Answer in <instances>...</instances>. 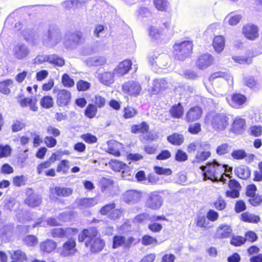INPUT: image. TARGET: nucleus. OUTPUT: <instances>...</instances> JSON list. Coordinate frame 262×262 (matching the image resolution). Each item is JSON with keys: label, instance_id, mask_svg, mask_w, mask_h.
Wrapping results in <instances>:
<instances>
[{"label": "nucleus", "instance_id": "f257e3e1", "mask_svg": "<svg viewBox=\"0 0 262 262\" xmlns=\"http://www.w3.org/2000/svg\"><path fill=\"white\" fill-rule=\"evenodd\" d=\"M200 169L203 172L205 179H209L213 181H221L225 183L226 180L224 176L229 177L232 172V168L228 165L219 163L216 160L208 162L206 166H202Z\"/></svg>", "mask_w": 262, "mask_h": 262}, {"label": "nucleus", "instance_id": "f03ea898", "mask_svg": "<svg viewBox=\"0 0 262 262\" xmlns=\"http://www.w3.org/2000/svg\"><path fill=\"white\" fill-rule=\"evenodd\" d=\"M78 239L79 242H84L85 246L93 253L100 252L105 245L104 241L97 237V230L94 227L83 230Z\"/></svg>", "mask_w": 262, "mask_h": 262}, {"label": "nucleus", "instance_id": "7ed1b4c3", "mask_svg": "<svg viewBox=\"0 0 262 262\" xmlns=\"http://www.w3.org/2000/svg\"><path fill=\"white\" fill-rule=\"evenodd\" d=\"M229 118L224 113L211 112L205 117V125L217 132L224 130L229 125Z\"/></svg>", "mask_w": 262, "mask_h": 262}, {"label": "nucleus", "instance_id": "20e7f679", "mask_svg": "<svg viewBox=\"0 0 262 262\" xmlns=\"http://www.w3.org/2000/svg\"><path fill=\"white\" fill-rule=\"evenodd\" d=\"M192 42L189 40L176 42L173 46L175 58L184 60L188 57L192 51Z\"/></svg>", "mask_w": 262, "mask_h": 262}, {"label": "nucleus", "instance_id": "39448f33", "mask_svg": "<svg viewBox=\"0 0 262 262\" xmlns=\"http://www.w3.org/2000/svg\"><path fill=\"white\" fill-rule=\"evenodd\" d=\"M62 35L60 29L56 26H50L48 32L42 38L43 45L48 48H53L61 42Z\"/></svg>", "mask_w": 262, "mask_h": 262}, {"label": "nucleus", "instance_id": "423d86ee", "mask_svg": "<svg viewBox=\"0 0 262 262\" xmlns=\"http://www.w3.org/2000/svg\"><path fill=\"white\" fill-rule=\"evenodd\" d=\"M122 90L125 94L137 97L140 94L142 90V87L138 81L129 80L122 84Z\"/></svg>", "mask_w": 262, "mask_h": 262}, {"label": "nucleus", "instance_id": "0eeeda50", "mask_svg": "<svg viewBox=\"0 0 262 262\" xmlns=\"http://www.w3.org/2000/svg\"><path fill=\"white\" fill-rule=\"evenodd\" d=\"M163 204L162 197L157 191H154L147 195L145 206L152 210L159 209Z\"/></svg>", "mask_w": 262, "mask_h": 262}, {"label": "nucleus", "instance_id": "6e6552de", "mask_svg": "<svg viewBox=\"0 0 262 262\" xmlns=\"http://www.w3.org/2000/svg\"><path fill=\"white\" fill-rule=\"evenodd\" d=\"M12 52L13 57L18 60L26 58L30 54V50L28 47L26 45L20 42L14 46Z\"/></svg>", "mask_w": 262, "mask_h": 262}, {"label": "nucleus", "instance_id": "1a4fd4ad", "mask_svg": "<svg viewBox=\"0 0 262 262\" xmlns=\"http://www.w3.org/2000/svg\"><path fill=\"white\" fill-rule=\"evenodd\" d=\"M81 38V33L68 32L64 36L63 44L66 48L71 49L74 46L78 44Z\"/></svg>", "mask_w": 262, "mask_h": 262}, {"label": "nucleus", "instance_id": "9d476101", "mask_svg": "<svg viewBox=\"0 0 262 262\" xmlns=\"http://www.w3.org/2000/svg\"><path fill=\"white\" fill-rule=\"evenodd\" d=\"M26 198L25 203L28 206L31 207H35L39 206L41 203V196L35 193L31 188H28L26 190Z\"/></svg>", "mask_w": 262, "mask_h": 262}, {"label": "nucleus", "instance_id": "9b49d317", "mask_svg": "<svg viewBox=\"0 0 262 262\" xmlns=\"http://www.w3.org/2000/svg\"><path fill=\"white\" fill-rule=\"evenodd\" d=\"M242 33L247 39L254 40L259 36V29L255 25L247 24L243 26Z\"/></svg>", "mask_w": 262, "mask_h": 262}, {"label": "nucleus", "instance_id": "f8f14e48", "mask_svg": "<svg viewBox=\"0 0 262 262\" xmlns=\"http://www.w3.org/2000/svg\"><path fill=\"white\" fill-rule=\"evenodd\" d=\"M142 198L140 192L135 190H129L122 195L123 201L128 204H134L139 202Z\"/></svg>", "mask_w": 262, "mask_h": 262}, {"label": "nucleus", "instance_id": "ddd939ff", "mask_svg": "<svg viewBox=\"0 0 262 262\" xmlns=\"http://www.w3.org/2000/svg\"><path fill=\"white\" fill-rule=\"evenodd\" d=\"M77 232V229L68 228H53L51 231L52 236L55 238H60L65 237H68L70 235L74 234Z\"/></svg>", "mask_w": 262, "mask_h": 262}, {"label": "nucleus", "instance_id": "4468645a", "mask_svg": "<svg viewBox=\"0 0 262 262\" xmlns=\"http://www.w3.org/2000/svg\"><path fill=\"white\" fill-rule=\"evenodd\" d=\"M112 169L116 171H122V177L126 178L130 174L129 167L125 164L117 160H112L109 163Z\"/></svg>", "mask_w": 262, "mask_h": 262}, {"label": "nucleus", "instance_id": "2eb2a0df", "mask_svg": "<svg viewBox=\"0 0 262 262\" xmlns=\"http://www.w3.org/2000/svg\"><path fill=\"white\" fill-rule=\"evenodd\" d=\"M71 100V93L66 90L58 91L57 96V104L59 106H64L68 105Z\"/></svg>", "mask_w": 262, "mask_h": 262}, {"label": "nucleus", "instance_id": "dca6fc26", "mask_svg": "<svg viewBox=\"0 0 262 262\" xmlns=\"http://www.w3.org/2000/svg\"><path fill=\"white\" fill-rule=\"evenodd\" d=\"M213 61V57L208 54L201 55L198 58L196 65L200 69H204L210 66Z\"/></svg>", "mask_w": 262, "mask_h": 262}, {"label": "nucleus", "instance_id": "f3484780", "mask_svg": "<svg viewBox=\"0 0 262 262\" xmlns=\"http://www.w3.org/2000/svg\"><path fill=\"white\" fill-rule=\"evenodd\" d=\"M132 62L129 60H125L120 62L115 69L114 74L117 76H122L127 73L131 68Z\"/></svg>", "mask_w": 262, "mask_h": 262}, {"label": "nucleus", "instance_id": "a211bd4d", "mask_svg": "<svg viewBox=\"0 0 262 262\" xmlns=\"http://www.w3.org/2000/svg\"><path fill=\"white\" fill-rule=\"evenodd\" d=\"M202 115V110L199 106L190 108L187 112L186 119L188 122H193L199 120Z\"/></svg>", "mask_w": 262, "mask_h": 262}, {"label": "nucleus", "instance_id": "6ab92c4d", "mask_svg": "<svg viewBox=\"0 0 262 262\" xmlns=\"http://www.w3.org/2000/svg\"><path fill=\"white\" fill-rule=\"evenodd\" d=\"M246 129V121L241 117H236L232 125V132L236 134H242Z\"/></svg>", "mask_w": 262, "mask_h": 262}, {"label": "nucleus", "instance_id": "aec40b11", "mask_svg": "<svg viewBox=\"0 0 262 262\" xmlns=\"http://www.w3.org/2000/svg\"><path fill=\"white\" fill-rule=\"evenodd\" d=\"M232 230L227 225H220L216 231L215 237L217 238H225L230 236Z\"/></svg>", "mask_w": 262, "mask_h": 262}, {"label": "nucleus", "instance_id": "412c9836", "mask_svg": "<svg viewBox=\"0 0 262 262\" xmlns=\"http://www.w3.org/2000/svg\"><path fill=\"white\" fill-rule=\"evenodd\" d=\"M75 240L72 238H70L63 244L62 255L64 256H68L74 254V253L76 251V250L75 249Z\"/></svg>", "mask_w": 262, "mask_h": 262}, {"label": "nucleus", "instance_id": "4be33fe9", "mask_svg": "<svg viewBox=\"0 0 262 262\" xmlns=\"http://www.w3.org/2000/svg\"><path fill=\"white\" fill-rule=\"evenodd\" d=\"M75 203L81 208H86L96 205L98 203V199L96 198L77 199Z\"/></svg>", "mask_w": 262, "mask_h": 262}, {"label": "nucleus", "instance_id": "5701e85b", "mask_svg": "<svg viewBox=\"0 0 262 262\" xmlns=\"http://www.w3.org/2000/svg\"><path fill=\"white\" fill-rule=\"evenodd\" d=\"M50 191L52 194L55 193L57 196L60 197H67L73 192V190L70 188L59 186H56L51 189Z\"/></svg>", "mask_w": 262, "mask_h": 262}, {"label": "nucleus", "instance_id": "b1692460", "mask_svg": "<svg viewBox=\"0 0 262 262\" xmlns=\"http://www.w3.org/2000/svg\"><path fill=\"white\" fill-rule=\"evenodd\" d=\"M242 18V16L235 12L229 13L225 18L224 23L230 26H234L237 25Z\"/></svg>", "mask_w": 262, "mask_h": 262}, {"label": "nucleus", "instance_id": "393cba45", "mask_svg": "<svg viewBox=\"0 0 262 262\" xmlns=\"http://www.w3.org/2000/svg\"><path fill=\"white\" fill-rule=\"evenodd\" d=\"M107 152L115 156H119L120 155V149L122 147V145L116 141H109L107 142Z\"/></svg>", "mask_w": 262, "mask_h": 262}, {"label": "nucleus", "instance_id": "a878e982", "mask_svg": "<svg viewBox=\"0 0 262 262\" xmlns=\"http://www.w3.org/2000/svg\"><path fill=\"white\" fill-rule=\"evenodd\" d=\"M246 97L240 94H234L231 97V105L235 108H238L240 106L245 103Z\"/></svg>", "mask_w": 262, "mask_h": 262}, {"label": "nucleus", "instance_id": "bb28decb", "mask_svg": "<svg viewBox=\"0 0 262 262\" xmlns=\"http://www.w3.org/2000/svg\"><path fill=\"white\" fill-rule=\"evenodd\" d=\"M114 72L113 73H112L111 72H105L102 74H100L98 76V78L102 84L108 86L114 83Z\"/></svg>", "mask_w": 262, "mask_h": 262}, {"label": "nucleus", "instance_id": "cd10ccee", "mask_svg": "<svg viewBox=\"0 0 262 262\" xmlns=\"http://www.w3.org/2000/svg\"><path fill=\"white\" fill-rule=\"evenodd\" d=\"M56 243L52 239H47L40 244V248L41 251L50 253L56 247Z\"/></svg>", "mask_w": 262, "mask_h": 262}, {"label": "nucleus", "instance_id": "c85d7f7f", "mask_svg": "<svg viewBox=\"0 0 262 262\" xmlns=\"http://www.w3.org/2000/svg\"><path fill=\"white\" fill-rule=\"evenodd\" d=\"M208 150H204L202 148L198 150L193 163H200L206 160L211 155L210 152Z\"/></svg>", "mask_w": 262, "mask_h": 262}, {"label": "nucleus", "instance_id": "c756f323", "mask_svg": "<svg viewBox=\"0 0 262 262\" xmlns=\"http://www.w3.org/2000/svg\"><path fill=\"white\" fill-rule=\"evenodd\" d=\"M235 173L236 175L239 178L242 179H247L250 177L251 172L249 168L247 166H241L236 167L235 169Z\"/></svg>", "mask_w": 262, "mask_h": 262}, {"label": "nucleus", "instance_id": "7c9ffc66", "mask_svg": "<svg viewBox=\"0 0 262 262\" xmlns=\"http://www.w3.org/2000/svg\"><path fill=\"white\" fill-rule=\"evenodd\" d=\"M223 78L225 79L229 84H233V78L227 72H217L213 73L209 77V81H212L216 78Z\"/></svg>", "mask_w": 262, "mask_h": 262}, {"label": "nucleus", "instance_id": "2f4dec72", "mask_svg": "<svg viewBox=\"0 0 262 262\" xmlns=\"http://www.w3.org/2000/svg\"><path fill=\"white\" fill-rule=\"evenodd\" d=\"M167 139V141L169 143L174 145H181L184 140V138L183 135L176 133L168 136Z\"/></svg>", "mask_w": 262, "mask_h": 262}, {"label": "nucleus", "instance_id": "473e14b6", "mask_svg": "<svg viewBox=\"0 0 262 262\" xmlns=\"http://www.w3.org/2000/svg\"><path fill=\"white\" fill-rule=\"evenodd\" d=\"M105 62V58L102 56L91 57L86 60V63L89 66H99L104 64Z\"/></svg>", "mask_w": 262, "mask_h": 262}, {"label": "nucleus", "instance_id": "72a5a7b5", "mask_svg": "<svg viewBox=\"0 0 262 262\" xmlns=\"http://www.w3.org/2000/svg\"><path fill=\"white\" fill-rule=\"evenodd\" d=\"M149 130V125L145 122H142L139 124H135L132 126L131 131L134 134L146 133Z\"/></svg>", "mask_w": 262, "mask_h": 262}, {"label": "nucleus", "instance_id": "f704fd0d", "mask_svg": "<svg viewBox=\"0 0 262 262\" xmlns=\"http://www.w3.org/2000/svg\"><path fill=\"white\" fill-rule=\"evenodd\" d=\"M114 181L106 178H102L99 181V185L102 192L111 190L113 186Z\"/></svg>", "mask_w": 262, "mask_h": 262}, {"label": "nucleus", "instance_id": "c9c22d12", "mask_svg": "<svg viewBox=\"0 0 262 262\" xmlns=\"http://www.w3.org/2000/svg\"><path fill=\"white\" fill-rule=\"evenodd\" d=\"M213 46L216 52H222L225 47V40L222 36H217L214 38Z\"/></svg>", "mask_w": 262, "mask_h": 262}, {"label": "nucleus", "instance_id": "e433bc0d", "mask_svg": "<svg viewBox=\"0 0 262 262\" xmlns=\"http://www.w3.org/2000/svg\"><path fill=\"white\" fill-rule=\"evenodd\" d=\"M13 81L11 79H7L0 82V92L8 95L10 93V88L13 86Z\"/></svg>", "mask_w": 262, "mask_h": 262}, {"label": "nucleus", "instance_id": "4c0bfd02", "mask_svg": "<svg viewBox=\"0 0 262 262\" xmlns=\"http://www.w3.org/2000/svg\"><path fill=\"white\" fill-rule=\"evenodd\" d=\"M170 113L173 118H180L184 113L183 106L180 103L173 105L170 110Z\"/></svg>", "mask_w": 262, "mask_h": 262}, {"label": "nucleus", "instance_id": "58836bf2", "mask_svg": "<svg viewBox=\"0 0 262 262\" xmlns=\"http://www.w3.org/2000/svg\"><path fill=\"white\" fill-rule=\"evenodd\" d=\"M202 148L204 150L209 149L210 145L206 143L196 142L190 143L188 147L189 151H194L195 150H197L198 151Z\"/></svg>", "mask_w": 262, "mask_h": 262}, {"label": "nucleus", "instance_id": "ea45409f", "mask_svg": "<svg viewBox=\"0 0 262 262\" xmlns=\"http://www.w3.org/2000/svg\"><path fill=\"white\" fill-rule=\"evenodd\" d=\"M242 217L244 222L255 224L258 223L260 220L259 216L248 212L243 213Z\"/></svg>", "mask_w": 262, "mask_h": 262}, {"label": "nucleus", "instance_id": "a19ab883", "mask_svg": "<svg viewBox=\"0 0 262 262\" xmlns=\"http://www.w3.org/2000/svg\"><path fill=\"white\" fill-rule=\"evenodd\" d=\"M9 253L11 258L18 261V262H22L26 259V254L21 250L10 251Z\"/></svg>", "mask_w": 262, "mask_h": 262}, {"label": "nucleus", "instance_id": "79ce46f5", "mask_svg": "<svg viewBox=\"0 0 262 262\" xmlns=\"http://www.w3.org/2000/svg\"><path fill=\"white\" fill-rule=\"evenodd\" d=\"M49 62L58 67H62L64 64V60L58 55L53 54L50 55Z\"/></svg>", "mask_w": 262, "mask_h": 262}, {"label": "nucleus", "instance_id": "37998d69", "mask_svg": "<svg viewBox=\"0 0 262 262\" xmlns=\"http://www.w3.org/2000/svg\"><path fill=\"white\" fill-rule=\"evenodd\" d=\"M97 112V108L95 105L89 104L85 110L84 114L88 118H93L96 116Z\"/></svg>", "mask_w": 262, "mask_h": 262}, {"label": "nucleus", "instance_id": "c03bdc74", "mask_svg": "<svg viewBox=\"0 0 262 262\" xmlns=\"http://www.w3.org/2000/svg\"><path fill=\"white\" fill-rule=\"evenodd\" d=\"M125 237L122 235H115L113 240V248L116 249L122 246H124Z\"/></svg>", "mask_w": 262, "mask_h": 262}, {"label": "nucleus", "instance_id": "a18cd8bd", "mask_svg": "<svg viewBox=\"0 0 262 262\" xmlns=\"http://www.w3.org/2000/svg\"><path fill=\"white\" fill-rule=\"evenodd\" d=\"M27 180L28 178L26 176H15L13 178V183L15 186L20 187L26 185Z\"/></svg>", "mask_w": 262, "mask_h": 262}, {"label": "nucleus", "instance_id": "49530a36", "mask_svg": "<svg viewBox=\"0 0 262 262\" xmlns=\"http://www.w3.org/2000/svg\"><path fill=\"white\" fill-rule=\"evenodd\" d=\"M141 243L144 246L157 245L158 244V241L154 237L148 235H145L142 238Z\"/></svg>", "mask_w": 262, "mask_h": 262}, {"label": "nucleus", "instance_id": "de8ad7c7", "mask_svg": "<svg viewBox=\"0 0 262 262\" xmlns=\"http://www.w3.org/2000/svg\"><path fill=\"white\" fill-rule=\"evenodd\" d=\"M54 102L52 97L44 96L40 100L41 106L45 108H49L53 106Z\"/></svg>", "mask_w": 262, "mask_h": 262}, {"label": "nucleus", "instance_id": "09e8293b", "mask_svg": "<svg viewBox=\"0 0 262 262\" xmlns=\"http://www.w3.org/2000/svg\"><path fill=\"white\" fill-rule=\"evenodd\" d=\"M166 83V81L164 79H157L153 82V91L155 93H158L161 90L164 89V85Z\"/></svg>", "mask_w": 262, "mask_h": 262}, {"label": "nucleus", "instance_id": "8fccbe9b", "mask_svg": "<svg viewBox=\"0 0 262 262\" xmlns=\"http://www.w3.org/2000/svg\"><path fill=\"white\" fill-rule=\"evenodd\" d=\"M116 204L114 203H111L108 204H106L102 207L100 210V213L102 215H107L115 208Z\"/></svg>", "mask_w": 262, "mask_h": 262}, {"label": "nucleus", "instance_id": "3c124183", "mask_svg": "<svg viewBox=\"0 0 262 262\" xmlns=\"http://www.w3.org/2000/svg\"><path fill=\"white\" fill-rule=\"evenodd\" d=\"M69 161L67 160H62L60 163L57 165V171H62L63 174H66L69 169Z\"/></svg>", "mask_w": 262, "mask_h": 262}, {"label": "nucleus", "instance_id": "603ef678", "mask_svg": "<svg viewBox=\"0 0 262 262\" xmlns=\"http://www.w3.org/2000/svg\"><path fill=\"white\" fill-rule=\"evenodd\" d=\"M155 7L160 11H165L168 7V3L166 0H154Z\"/></svg>", "mask_w": 262, "mask_h": 262}, {"label": "nucleus", "instance_id": "864d4df0", "mask_svg": "<svg viewBox=\"0 0 262 262\" xmlns=\"http://www.w3.org/2000/svg\"><path fill=\"white\" fill-rule=\"evenodd\" d=\"M231 156L234 159L242 160L246 156V152L242 149L234 150L231 153Z\"/></svg>", "mask_w": 262, "mask_h": 262}, {"label": "nucleus", "instance_id": "5fc2aeb1", "mask_svg": "<svg viewBox=\"0 0 262 262\" xmlns=\"http://www.w3.org/2000/svg\"><path fill=\"white\" fill-rule=\"evenodd\" d=\"M62 83L64 86L70 88L74 85V81L67 74H64L62 76Z\"/></svg>", "mask_w": 262, "mask_h": 262}, {"label": "nucleus", "instance_id": "6e6d98bb", "mask_svg": "<svg viewBox=\"0 0 262 262\" xmlns=\"http://www.w3.org/2000/svg\"><path fill=\"white\" fill-rule=\"evenodd\" d=\"M232 59L235 62L239 64H251L252 61L251 57H247L245 56H233Z\"/></svg>", "mask_w": 262, "mask_h": 262}, {"label": "nucleus", "instance_id": "4d7b16f0", "mask_svg": "<svg viewBox=\"0 0 262 262\" xmlns=\"http://www.w3.org/2000/svg\"><path fill=\"white\" fill-rule=\"evenodd\" d=\"M81 139L89 144L95 143L97 141V137L90 133H86L81 135Z\"/></svg>", "mask_w": 262, "mask_h": 262}, {"label": "nucleus", "instance_id": "13d9d810", "mask_svg": "<svg viewBox=\"0 0 262 262\" xmlns=\"http://www.w3.org/2000/svg\"><path fill=\"white\" fill-rule=\"evenodd\" d=\"M150 221V216L147 213H142L137 215L134 220V222L136 223H142L146 221Z\"/></svg>", "mask_w": 262, "mask_h": 262}, {"label": "nucleus", "instance_id": "bf43d9fd", "mask_svg": "<svg viewBox=\"0 0 262 262\" xmlns=\"http://www.w3.org/2000/svg\"><path fill=\"white\" fill-rule=\"evenodd\" d=\"M11 151V149L9 145L3 146L0 144V158L9 156Z\"/></svg>", "mask_w": 262, "mask_h": 262}, {"label": "nucleus", "instance_id": "052dcab7", "mask_svg": "<svg viewBox=\"0 0 262 262\" xmlns=\"http://www.w3.org/2000/svg\"><path fill=\"white\" fill-rule=\"evenodd\" d=\"M79 4V0H67L62 3L63 8L66 9H70L77 6Z\"/></svg>", "mask_w": 262, "mask_h": 262}, {"label": "nucleus", "instance_id": "680f3d73", "mask_svg": "<svg viewBox=\"0 0 262 262\" xmlns=\"http://www.w3.org/2000/svg\"><path fill=\"white\" fill-rule=\"evenodd\" d=\"M244 83L247 86L253 89L256 86L257 81L253 77L247 76L244 78Z\"/></svg>", "mask_w": 262, "mask_h": 262}, {"label": "nucleus", "instance_id": "e2e57ef3", "mask_svg": "<svg viewBox=\"0 0 262 262\" xmlns=\"http://www.w3.org/2000/svg\"><path fill=\"white\" fill-rule=\"evenodd\" d=\"M246 242L244 237L241 236H233L231 239L230 244L235 246H240Z\"/></svg>", "mask_w": 262, "mask_h": 262}, {"label": "nucleus", "instance_id": "0e129e2a", "mask_svg": "<svg viewBox=\"0 0 262 262\" xmlns=\"http://www.w3.org/2000/svg\"><path fill=\"white\" fill-rule=\"evenodd\" d=\"M249 202L253 206H259L262 203V195H254L249 199Z\"/></svg>", "mask_w": 262, "mask_h": 262}, {"label": "nucleus", "instance_id": "69168bd1", "mask_svg": "<svg viewBox=\"0 0 262 262\" xmlns=\"http://www.w3.org/2000/svg\"><path fill=\"white\" fill-rule=\"evenodd\" d=\"M154 170L156 173L160 175H166L169 176L172 173V171L169 168H165L159 166H155Z\"/></svg>", "mask_w": 262, "mask_h": 262}, {"label": "nucleus", "instance_id": "338daca9", "mask_svg": "<svg viewBox=\"0 0 262 262\" xmlns=\"http://www.w3.org/2000/svg\"><path fill=\"white\" fill-rule=\"evenodd\" d=\"M124 112V117L125 118H132L137 114L136 110L130 106H127L125 107Z\"/></svg>", "mask_w": 262, "mask_h": 262}, {"label": "nucleus", "instance_id": "774afa93", "mask_svg": "<svg viewBox=\"0 0 262 262\" xmlns=\"http://www.w3.org/2000/svg\"><path fill=\"white\" fill-rule=\"evenodd\" d=\"M90 87V83L86 81L80 80L77 83V88L78 91H85Z\"/></svg>", "mask_w": 262, "mask_h": 262}]
</instances>
